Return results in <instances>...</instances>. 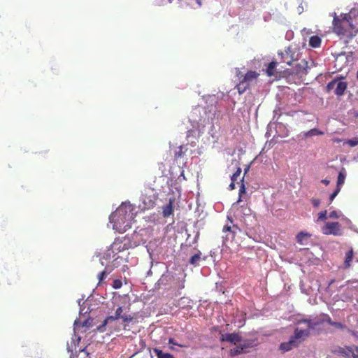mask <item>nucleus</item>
Listing matches in <instances>:
<instances>
[{"label": "nucleus", "mask_w": 358, "mask_h": 358, "mask_svg": "<svg viewBox=\"0 0 358 358\" xmlns=\"http://www.w3.org/2000/svg\"><path fill=\"white\" fill-rule=\"evenodd\" d=\"M327 219V211L322 210L318 213V217L317 222L325 221Z\"/></svg>", "instance_id": "nucleus-33"}, {"label": "nucleus", "mask_w": 358, "mask_h": 358, "mask_svg": "<svg viewBox=\"0 0 358 358\" xmlns=\"http://www.w3.org/2000/svg\"><path fill=\"white\" fill-rule=\"evenodd\" d=\"M336 84V80H332L331 82L328 83V85L327 86V90H332L335 87Z\"/></svg>", "instance_id": "nucleus-47"}, {"label": "nucleus", "mask_w": 358, "mask_h": 358, "mask_svg": "<svg viewBox=\"0 0 358 358\" xmlns=\"http://www.w3.org/2000/svg\"><path fill=\"white\" fill-rule=\"evenodd\" d=\"M236 209V210L235 211V214L237 216H239V215H244V216H247V215H250V209L248 207V206H241V209L238 208V203H234L233 205H232V207H231V210L234 211Z\"/></svg>", "instance_id": "nucleus-15"}, {"label": "nucleus", "mask_w": 358, "mask_h": 358, "mask_svg": "<svg viewBox=\"0 0 358 358\" xmlns=\"http://www.w3.org/2000/svg\"><path fill=\"white\" fill-rule=\"evenodd\" d=\"M173 1V0H168V2H169V3H172V1Z\"/></svg>", "instance_id": "nucleus-56"}, {"label": "nucleus", "mask_w": 358, "mask_h": 358, "mask_svg": "<svg viewBox=\"0 0 358 358\" xmlns=\"http://www.w3.org/2000/svg\"><path fill=\"white\" fill-rule=\"evenodd\" d=\"M243 353H244V350H243V347H241L240 343L230 350L231 356H236Z\"/></svg>", "instance_id": "nucleus-31"}, {"label": "nucleus", "mask_w": 358, "mask_h": 358, "mask_svg": "<svg viewBox=\"0 0 358 358\" xmlns=\"http://www.w3.org/2000/svg\"><path fill=\"white\" fill-rule=\"evenodd\" d=\"M357 78L358 79V71H357Z\"/></svg>", "instance_id": "nucleus-59"}, {"label": "nucleus", "mask_w": 358, "mask_h": 358, "mask_svg": "<svg viewBox=\"0 0 358 358\" xmlns=\"http://www.w3.org/2000/svg\"><path fill=\"white\" fill-rule=\"evenodd\" d=\"M322 317L323 319L322 320V322H326L331 325V322H332L333 321L331 320L330 317L327 314H323Z\"/></svg>", "instance_id": "nucleus-43"}, {"label": "nucleus", "mask_w": 358, "mask_h": 358, "mask_svg": "<svg viewBox=\"0 0 358 358\" xmlns=\"http://www.w3.org/2000/svg\"><path fill=\"white\" fill-rule=\"evenodd\" d=\"M259 76V73L254 71H249L242 79L243 80H245L246 83L250 84L252 81L255 80Z\"/></svg>", "instance_id": "nucleus-19"}, {"label": "nucleus", "mask_w": 358, "mask_h": 358, "mask_svg": "<svg viewBox=\"0 0 358 358\" xmlns=\"http://www.w3.org/2000/svg\"><path fill=\"white\" fill-rule=\"evenodd\" d=\"M154 352L156 353L158 358H174L170 353H164L159 349H155Z\"/></svg>", "instance_id": "nucleus-32"}, {"label": "nucleus", "mask_w": 358, "mask_h": 358, "mask_svg": "<svg viewBox=\"0 0 358 358\" xmlns=\"http://www.w3.org/2000/svg\"><path fill=\"white\" fill-rule=\"evenodd\" d=\"M332 352H334V354L341 355L348 358H351V355L355 354V352H352V349H351V348H342L339 346L335 347L332 350Z\"/></svg>", "instance_id": "nucleus-14"}, {"label": "nucleus", "mask_w": 358, "mask_h": 358, "mask_svg": "<svg viewBox=\"0 0 358 358\" xmlns=\"http://www.w3.org/2000/svg\"><path fill=\"white\" fill-rule=\"evenodd\" d=\"M241 347H243V350H244V353H246L248 352V349L252 348L255 343V341L252 340H246V341H242L239 342Z\"/></svg>", "instance_id": "nucleus-23"}, {"label": "nucleus", "mask_w": 358, "mask_h": 358, "mask_svg": "<svg viewBox=\"0 0 358 358\" xmlns=\"http://www.w3.org/2000/svg\"><path fill=\"white\" fill-rule=\"evenodd\" d=\"M210 98H212V99H213V100H215V96H210Z\"/></svg>", "instance_id": "nucleus-55"}, {"label": "nucleus", "mask_w": 358, "mask_h": 358, "mask_svg": "<svg viewBox=\"0 0 358 358\" xmlns=\"http://www.w3.org/2000/svg\"><path fill=\"white\" fill-rule=\"evenodd\" d=\"M81 301H82L81 299H80V300L78 301V305H79V306H80V311H79V313H80V315H85L86 313H87V312H88V309H89V308H87V310H85V307H84V306H83V305H84L85 302H83V304H81Z\"/></svg>", "instance_id": "nucleus-36"}, {"label": "nucleus", "mask_w": 358, "mask_h": 358, "mask_svg": "<svg viewBox=\"0 0 358 358\" xmlns=\"http://www.w3.org/2000/svg\"><path fill=\"white\" fill-rule=\"evenodd\" d=\"M148 252L150 253V255H151V253L150 252V250L148 249Z\"/></svg>", "instance_id": "nucleus-58"}, {"label": "nucleus", "mask_w": 358, "mask_h": 358, "mask_svg": "<svg viewBox=\"0 0 358 358\" xmlns=\"http://www.w3.org/2000/svg\"><path fill=\"white\" fill-rule=\"evenodd\" d=\"M90 322L88 320H85L82 323L79 321L78 319H76L74 321V324H73L74 335H73V337L72 338L71 345H69L68 344L67 349L69 351H73V350L71 349L72 348V345H73L76 347V345L78 344V343L80 342L81 338H80V336L77 335V332L80 330V329L85 328L84 331H85L86 329L90 327Z\"/></svg>", "instance_id": "nucleus-5"}, {"label": "nucleus", "mask_w": 358, "mask_h": 358, "mask_svg": "<svg viewBox=\"0 0 358 358\" xmlns=\"http://www.w3.org/2000/svg\"><path fill=\"white\" fill-rule=\"evenodd\" d=\"M139 240H137L134 243H129V238H127L126 237L122 239H115V241L110 245V247L115 252V255H117L125 250L131 248H135L139 245Z\"/></svg>", "instance_id": "nucleus-4"}, {"label": "nucleus", "mask_w": 358, "mask_h": 358, "mask_svg": "<svg viewBox=\"0 0 358 358\" xmlns=\"http://www.w3.org/2000/svg\"><path fill=\"white\" fill-rule=\"evenodd\" d=\"M342 18L336 24H333V30L338 36H350L352 34L351 29L357 33L358 31V6L353 8L349 14H342Z\"/></svg>", "instance_id": "nucleus-3"}, {"label": "nucleus", "mask_w": 358, "mask_h": 358, "mask_svg": "<svg viewBox=\"0 0 358 358\" xmlns=\"http://www.w3.org/2000/svg\"><path fill=\"white\" fill-rule=\"evenodd\" d=\"M353 258V250L352 249L348 251L345 254V258L344 261L343 266L345 268H348L351 266V262Z\"/></svg>", "instance_id": "nucleus-22"}, {"label": "nucleus", "mask_w": 358, "mask_h": 358, "mask_svg": "<svg viewBox=\"0 0 358 358\" xmlns=\"http://www.w3.org/2000/svg\"><path fill=\"white\" fill-rule=\"evenodd\" d=\"M277 64L278 62H271L268 64L266 70L268 76L271 77L275 75V72Z\"/></svg>", "instance_id": "nucleus-25"}, {"label": "nucleus", "mask_w": 358, "mask_h": 358, "mask_svg": "<svg viewBox=\"0 0 358 358\" xmlns=\"http://www.w3.org/2000/svg\"><path fill=\"white\" fill-rule=\"evenodd\" d=\"M182 149H183V147L182 145H180L178 148V150L175 152V157L176 158H179V157H182V155L183 154Z\"/></svg>", "instance_id": "nucleus-40"}, {"label": "nucleus", "mask_w": 358, "mask_h": 358, "mask_svg": "<svg viewBox=\"0 0 358 358\" xmlns=\"http://www.w3.org/2000/svg\"><path fill=\"white\" fill-rule=\"evenodd\" d=\"M340 191H341V188L336 187V189L334 191V192L329 196L330 202L333 201V200L338 195V194L340 192Z\"/></svg>", "instance_id": "nucleus-38"}, {"label": "nucleus", "mask_w": 358, "mask_h": 358, "mask_svg": "<svg viewBox=\"0 0 358 358\" xmlns=\"http://www.w3.org/2000/svg\"><path fill=\"white\" fill-rule=\"evenodd\" d=\"M99 257L102 266L105 265L104 261H106V262H109L111 259H113V261H116L120 258L119 256H117L115 255V252L113 251L110 245L103 252H100ZM106 264H107V263Z\"/></svg>", "instance_id": "nucleus-9"}, {"label": "nucleus", "mask_w": 358, "mask_h": 358, "mask_svg": "<svg viewBox=\"0 0 358 358\" xmlns=\"http://www.w3.org/2000/svg\"><path fill=\"white\" fill-rule=\"evenodd\" d=\"M345 143L349 145L350 147H355L358 145V137H355L352 139H348L346 141Z\"/></svg>", "instance_id": "nucleus-35"}, {"label": "nucleus", "mask_w": 358, "mask_h": 358, "mask_svg": "<svg viewBox=\"0 0 358 358\" xmlns=\"http://www.w3.org/2000/svg\"><path fill=\"white\" fill-rule=\"evenodd\" d=\"M230 189H234L235 188L234 181H231V184L229 185Z\"/></svg>", "instance_id": "nucleus-53"}, {"label": "nucleus", "mask_w": 358, "mask_h": 358, "mask_svg": "<svg viewBox=\"0 0 358 358\" xmlns=\"http://www.w3.org/2000/svg\"><path fill=\"white\" fill-rule=\"evenodd\" d=\"M342 215H343L341 214V213L336 211V210H333L329 213L328 217L331 219H338V218L341 217Z\"/></svg>", "instance_id": "nucleus-34"}, {"label": "nucleus", "mask_w": 358, "mask_h": 358, "mask_svg": "<svg viewBox=\"0 0 358 358\" xmlns=\"http://www.w3.org/2000/svg\"><path fill=\"white\" fill-rule=\"evenodd\" d=\"M321 231L325 235L340 236L342 234L341 224L337 222H326Z\"/></svg>", "instance_id": "nucleus-7"}, {"label": "nucleus", "mask_w": 358, "mask_h": 358, "mask_svg": "<svg viewBox=\"0 0 358 358\" xmlns=\"http://www.w3.org/2000/svg\"><path fill=\"white\" fill-rule=\"evenodd\" d=\"M245 192V187L244 184L242 183L241 186L240 187V189H239V199H238L237 203H238L241 201V194H244Z\"/></svg>", "instance_id": "nucleus-45"}, {"label": "nucleus", "mask_w": 358, "mask_h": 358, "mask_svg": "<svg viewBox=\"0 0 358 358\" xmlns=\"http://www.w3.org/2000/svg\"><path fill=\"white\" fill-rule=\"evenodd\" d=\"M321 45V38L317 36H311L309 39V45L312 48H316Z\"/></svg>", "instance_id": "nucleus-24"}, {"label": "nucleus", "mask_w": 358, "mask_h": 358, "mask_svg": "<svg viewBox=\"0 0 358 358\" xmlns=\"http://www.w3.org/2000/svg\"><path fill=\"white\" fill-rule=\"evenodd\" d=\"M138 213L136 207L130 202H122L109 217L110 224L113 230L118 233H124L131 228L134 218Z\"/></svg>", "instance_id": "nucleus-1"}, {"label": "nucleus", "mask_w": 358, "mask_h": 358, "mask_svg": "<svg viewBox=\"0 0 358 358\" xmlns=\"http://www.w3.org/2000/svg\"><path fill=\"white\" fill-rule=\"evenodd\" d=\"M250 84L246 83L245 80H241L239 83L236 85L238 92L240 94H243L245 92V90L249 87Z\"/></svg>", "instance_id": "nucleus-27"}, {"label": "nucleus", "mask_w": 358, "mask_h": 358, "mask_svg": "<svg viewBox=\"0 0 358 358\" xmlns=\"http://www.w3.org/2000/svg\"><path fill=\"white\" fill-rule=\"evenodd\" d=\"M85 348H83V349H81V348H80V349H79V351H80V352H83V351H85Z\"/></svg>", "instance_id": "nucleus-54"}, {"label": "nucleus", "mask_w": 358, "mask_h": 358, "mask_svg": "<svg viewBox=\"0 0 358 358\" xmlns=\"http://www.w3.org/2000/svg\"><path fill=\"white\" fill-rule=\"evenodd\" d=\"M169 344H173V345H178L175 341H174V339L173 338H169Z\"/></svg>", "instance_id": "nucleus-52"}, {"label": "nucleus", "mask_w": 358, "mask_h": 358, "mask_svg": "<svg viewBox=\"0 0 358 358\" xmlns=\"http://www.w3.org/2000/svg\"><path fill=\"white\" fill-rule=\"evenodd\" d=\"M299 344L293 339L291 336L288 341L283 342L280 345V350L283 352H287L291 350L292 349L296 348Z\"/></svg>", "instance_id": "nucleus-13"}, {"label": "nucleus", "mask_w": 358, "mask_h": 358, "mask_svg": "<svg viewBox=\"0 0 358 358\" xmlns=\"http://www.w3.org/2000/svg\"><path fill=\"white\" fill-rule=\"evenodd\" d=\"M241 172V169L240 168H238L236 171L231 176V181H235L237 180V178L240 176V173Z\"/></svg>", "instance_id": "nucleus-41"}, {"label": "nucleus", "mask_w": 358, "mask_h": 358, "mask_svg": "<svg viewBox=\"0 0 358 358\" xmlns=\"http://www.w3.org/2000/svg\"><path fill=\"white\" fill-rule=\"evenodd\" d=\"M341 218L348 225H349L350 227L351 226L352 222L348 218L345 217L343 215H342Z\"/></svg>", "instance_id": "nucleus-50"}, {"label": "nucleus", "mask_w": 358, "mask_h": 358, "mask_svg": "<svg viewBox=\"0 0 358 358\" xmlns=\"http://www.w3.org/2000/svg\"><path fill=\"white\" fill-rule=\"evenodd\" d=\"M223 232H229L231 235V238H234V231L231 230V227L226 226L223 228Z\"/></svg>", "instance_id": "nucleus-44"}, {"label": "nucleus", "mask_w": 358, "mask_h": 358, "mask_svg": "<svg viewBox=\"0 0 358 358\" xmlns=\"http://www.w3.org/2000/svg\"><path fill=\"white\" fill-rule=\"evenodd\" d=\"M310 334L309 329H300L299 328L295 329L294 335L292 336L294 341H296L299 344L301 342V341L308 337Z\"/></svg>", "instance_id": "nucleus-10"}, {"label": "nucleus", "mask_w": 358, "mask_h": 358, "mask_svg": "<svg viewBox=\"0 0 358 358\" xmlns=\"http://www.w3.org/2000/svg\"><path fill=\"white\" fill-rule=\"evenodd\" d=\"M122 286V281L119 279H115L113 282V287L115 289L121 288Z\"/></svg>", "instance_id": "nucleus-37"}, {"label": "nucleus", "mask_w": 358, "mask_h": 358, "mask_svg": "<svg viewBox=\"0 0 358 358\" xmlns=\"http://www.w3.org/2000/svg\"><path fill=\"white\" fill-rule=\"evenodd\" d=\"M123 312V308L122 306H119L115 312V314L113 315L108 316L104 321L103 322L102 324L99 326L97 327V329L100 332H103L105 331V327L106 325L110 324L112 322L116 321L118 319L121 318V314Z\"/></svg>", "instance_id": "nucleus-8"}, {"label": "nucleus", "mask_w": 358, "mask_h": 358, "mask_svg": "<svg viewBox=\"0 0 358 358\" xmlns=\"http://www.w3.org/2000/svg\"><path fill=\"white\" fill-rule=\"evenodd\" d=\"M145 233V230L144 229H141L139 231H135L133 234L130 236L126 237L127 238H129V243H134L137 240H139V245L145 243V240L143 238V234Z\"/></svg>", "instance_id": "nucleus-11"}, {"label": "nucleus", "mask_w": 358, "mask_h": 358, "mask_svg": "<svg viewBox=\"0 0 358 358\" xmlns=\"http://www.w3.org/2000/svg\"><path fill=\"white\" fill-rule=\"evenodd\" d=\"M357 158H358V156H357Z\"/></svg>", "instance_id": "nucleus-61"}, {"label": "nucleus", "mask_w": 358, "mask_h": 358, "mask_svg": "<svg viewBox=\"0 0 358 358\" xmlns=\"http://www.w3.org/2000/svg\"><path fill=\"white\" fill-rule=\"evenodd\" d=\"M201 252L198 251L196 254L192 255L189 259V264L194 266H198L199 262L201 260Z\"/></svg>", "instance_id": "nucleus-28"}, {"label": "nucleus", "mask_w": 358, "mask_h": 358, "mask_svg": "<svg viewBox=\"0 0 358 358\" xmlns=\"http://www.w3.org/2000/svg\"><path fill=\"white\" fill-rule=\"evenodd\" d=\"M310 236L309 233L301 231L296 235V240L300 245H304L306 244V240Z\"/></svg>", "instance_id": "nucleus-20"}, {"label": "nucleus", "mask_w": 358, "mask_h": 358, "mask_svg": "<svg viewBox=\"0 0 358 358\" xmlns=\"http://www.w3.org/2000/svg\"><path fill=\"white\" fill-rule=\"evenodd\" d=\"M310 201H311L313 206L315 208L319 207L320 205V203H321V201L319 199H315V198L311 199Z\"/></svg>", "instance_id": "nucleus-42"}, {"label": "nucleus", "mask_w": 358, "mask_h": 358, "mask_svg": "<svg viewBox=\"0 0 358 358\" xmlns=\"http://www.w3.org/2000/svg\"><path fill=\"white\" fill-rule=\"evenodd\" d=\"M331 325L337 329H343L346 328L345 325L343 324L341 322H331Z\"/></svg>", "instance_id": "nucleus-39"}, {"label": "nucleus", "mask_w": 358, "mask_h": 358, "mask_svg": "<svg viewBox=\"0 0 358 358\" xmlns=\"http://www.w3.org/2000/svg\"><path fill=\"white\" fill-rule=\"evenodd\" d=\"M336 87L335 90V94L338 96H341L344 94L346 88H347V83L343 81H336Z\"/></svg>", "instance_id": "nucleus-18"}, {"label": "nucleus", "mask_w": 358, "mask_h": 358, "mask_svg": "<svg viewBox=\"0 0 358 358\" xmlns=\"http://www.w3.org/2000/svg\"><path fill=\"white\" fill-rule=\"evenodd\" d=\"M299 323H305L307 324L308 329H314L315 327L320 324L319 322H313L311 320L303 319L299 321Z\"/></svg>", "instance_id": "nucleus-30"}, {"label": "nucleus", "mask_w": 358, "mask_h": 358, "mask_svg": "<svg viewBox=\"0 0 358 358\" xmlns=\"http://www.w3.org/2000/svg\"><path fill=\"white\" fill-rule=\"evenodd\" d=\"M321 182L325 185H328L329 184L330 181L328 179H323L321 180Z\"/></svg>", "instance_id": "nucleus-51"}, {"label": "nucleus", "mask_w": 358, "mask_h": 358, "mask_svg": "<svg viewBox=\"0 0 358 358\" xmlns=\"http://www.w3.org/2000/svg\"><path fill=\"white\" fill-rule=\"evenodd\" d=\"M352 349V352H355L354 355H351L352 358H358V347L351 348Z\"/></svg>", "instance_id": "nucleus-46"}, {"label": "nucleus", "mask_w": 358, "mask_h": 358, "mask_svg": "<svg viewBox=\"0 0 358 358\" xmlns=\"http://www.w3.org/2000/svg\"><path fill=\"white\" fill-rule=\"evenodd\" d=\"M181 177H184V173H183V172H182V173H181Z\"/></svg>", "instance_id": "nucleus-57"}, {"label": "nucleus", "mask_w": 358, "mask_h": 358, "mask_svg": "<svg viewBox=\"0 0 358 358\" xmlns=\"http://www.w3.org/2000/svg\"><path fill=\"white\" fill-rule=\"evenodd\" d=\"M358 233V231H356Z\"/></svg>", "instance_id": "nucleus-60"}, {"label": "nucleus", "mask_w": 358, "mask_h": 358, "mask_svg": "<svg viewBox=\"0 0 358 358\" xmlns=\"http://www.w3.org/2000/svg\"><path fill=\"white\" fill-rule=\"evenodd\" d=\"M298 55L299 54L294 50L292 46L287 47L284 52L279 51L278 52L280 62L289 66L292 65V62L297 59Z\"/></svg>", "instance_id": "nucleus-6"}, {"label": "nucleus", "mask_w": 358, "mask_h": 358, "mask_svg": "<svg viewBox=\"0 0 358 358\" xmlns=\"http://www.w3.org/2000/svg\"><path fill=\"white\" fill-rule=\"evenodd\" d=\"M114 266L115 265L106 264L105 269L98 275L99 283H101L106 276L113 270Z\"/></svg>", "instance_id": "nucleus-16"}, {"label": "nucleus", "mask_w": 358, "mask_h": 358, "mask_svg": "<svg viewBox=\"0 0 358 358\" xmlns=\"http://www.w3.org/2000/svg\"><path fill=\"white\" fill-rule=\"evenodd\" d=\"M215 115V106H211L207 108L198 106L191 113L189 121L192 127L197 129L199 133H203L207 126L213 127Z\"/></svg>", "instance_id": "nucleus-2"}, {"label": "nucleus", "mask_w": 358, "mask_h": 358, "mask_svg": "<svg viewBox=\"0 0 358 358\" xmlns=\"http://www.w3.org/2000/svg\"><path fill=\"white\" fill-rule=\"evenodd\" d=\"M346 178V171L344 168H343L338 173V179H337V187L341 189L342 185L345 182V180Z\"/></svg>", "instance_id": "nucleus-21"}, {"label": "nucleus", "mask_w": 358, "mask_h": 358, "mask_svg": "<svg viewBox=\"0 0 358 358\" xmlns=\"http://www.w3.org/2000/svg\"><path fill=\"white\" fill-rule=\"evenodd\" d=\"M162 210L163 215L164 217H169V215H171L173 212L172 201L170 200L169 203L167 205L163 206Z\"/></svg>", "instance_id": "nucleus-26"}, {"label": "nucleus", "mask_w": 358, "mask_h": 358, "mask_svg": "<svg viewBox=\"0 0 358 358\" xmlns=\"http://www.w3.org/2000/svg\"><path fill=\"white\" fill-rule=\"evenodd\" d=\"M143 203H144V204H145L144 208H149L152 207V206L154 205V202H153V201H152V200H151V199H150V200L148 201V202H145V201H143Z\"/></svg>", "instance_id": "nucleus-48"}, {"label": "nucleus", "mask_w": 358, "mask_h": 358, "mask_svg": "<svg viewBox=\"0 0 358 358\" xmlns=\"http://www.w3.org/2000/svg\"><path fill=\"white\" fill-rule=\"evenodd\" d=\"M334 19H333V23L332 24H336L337 22H338V20H340V18L337 16L336 13L334 12V13H332L331 14Z\"/></svg>", "instance_id": "nucleus-49"}, {"label": "nucleus", "mask_w": 358, "mask_h": 358, "mask_svg": "<svg viewBox=\"0 0 358 358\" xmlns=\"http://www.w3.org/2000/svg\"><path fill=\"white\" fill-rule=\"evenodd\" d=\"M324 133L316 128L315 129H312L308 131H304L303 133L301 134V136L304 138H308V137H312V136H318V135H323Z\"/></svg>", "instance_id": "nucleus-17"}, {"label": "nucleus", "mask_w": 358, "mask_h": 358, "mask_svg": "<svg viewBox=\"0 0 358 358\" xmlns=\"http://www.w3.org/2000/svg\"><path fill=\"white\" fill-rule=\"evenodd\" d=\"M134 317L131 315H127V314H121V320L122 322L124 324V329H127V326L129 323L133 321Z\"/></svg>", "instance_id": "nucleus-29"}, {"label": "nucleus", "mask_w": 358, "mask_h": 358, "mask_svg": "<svg viewBox=\"0 0 358 358\" xmlns=\"http://www.w3.org/2000/svg\"><path fill=\"white\" fill-rule=\"evenodd\" d=\"M221 341L236 344L241 341V337L236 333L224 334L221 336Z\"/></svg>", "instance_id": "nucleus-12"}]
</instances>
